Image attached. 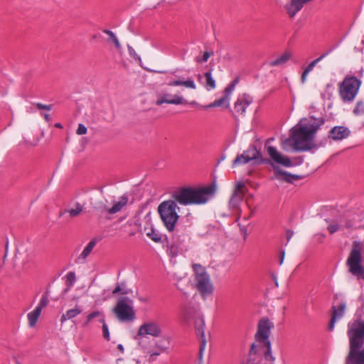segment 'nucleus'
Instances as JSON below:
<instances>
[{"label":"nucleus","instance_id":"obj_1","mask_svg":"<svg viewBox=\"0 0 364 364\" xmlns=\"http://www.w3.org/2000/svg\"><path fill=\"white\" fill-rule=\"evenodd\" d=\"M216 191L215 183L198 188L182 187L176 191L172 198L173 200H164L158 206V212L164 225L168 232H173L180 216L176 209H179L176 203L181 205H200L212 198Z\"/></svg>","mask_w":364,"mask_h":364},{"label":"nucleus","instance_id":"obj_2","mask_svg":"<svg viewBox=\"0 0 364 364\" xmlns=\"http://www.w3.org/2000/svg\"><path fill=\"white\" fill-rule=\"evenodd\" d=\"M310 121L300 127L296 126L291 130V138L294 141V149L295 151H307L317 149L324 146L327 139H323L319 143H314L316 134L321 127L324 124L326 120L323 117H309Z\"/></svg>","mask_w":364,"mask_h":364},{"label":"nucleus","instance_id":"obj_3","mask_svg":"<svg viewBox=\"0 0 364 364\" xmlns=\"http://www.w3.org/2000/svg\"><path fill=\"white\" fill-rule=\"evenodd\" d=\"M192 223L188 218H181L177 222L172 237V240L168 241L166 238V252L171 257H176L179 252H183L186 248V241L189 239V228Z\"/></svg>","mask_w":364,"mask_h":364},{"label":"nucleus","instance_id":"obj_4","mask_svg":"<svg viewBox=\"0 0 364 364\" xmlns=\"http://www.w3.org/2000/svg\"><path fill=\"white\" fill-rule=\"evenodd\" d=\"M274 328V324L268 318H262L259 320L257 326V331L255 335L256 342L262 343L266 350L263 353V356L266 360L265 364H274L275 358L272 355L271 342L269 336L271 329Z\"/></svg>","mask_w":364,"mask_h":364},{"label":"nucleus","instance_id":"obj_5","mask_svg":"<svg viewBox=\"0 0 364 364\" xmlns=\"http://www.w3.org/2000/svg\"><path fill=\"white\" fill-rule=\"evenodd\" d=\"M347 336L349 340V351L364 346V320L356 318L348 323Z\"/></svg>","mask_w":364,"mask_h":364},{"label":"nucleus","instance_id":"obj_6","mask_svg":"<svg viewBox=\"0 0 364 364\" xmlns=\"http://www.w3.org/2000/svg\"><path fill=\"white\" fill-rule=\"evenodd\" d=\"M133 303V300L128 296L118 299L112 311L119 321L131 322L136 318Z\"/></svg>","mask_w":364,"mask_h":364},{"label":"nucleus","instance_id":"obj_7","mask_svg":"<svg viewBox=\"0 0 364 364\" xmlns=\"http://www.w3.org/2000/svg\"><path fill=\"white\" fill-rule=\"evenodd\" d=\"M361 80L355 76L347 75L339 85V95L343 102L353 101L360 88Z\"/></svg>","mask_w":364,"mask_h":364},{"label":"nucleus","instance_id":"obj_8","mask_svg":"<svg viewBox=\"0 0 364 364\" xmlns=\"http://www.w3.org/2000/svg\"><path fill=\"white\" fill-rule=\"evenodd\" d=\"M274 139H269L266 144L265 148L267 151L270 157V159L277 164L282 165L284 167H293L296 166H299L303 164L304 158L302 156H296L294 157L291 160L287 156L282 155L280 152L277 151L276 147L268 145V143L270 140H273Z\"/></svg>","mask_w":364,"mask_h":364},{"label":"nucleus","instance_id":"obj_9","mask_svg":"<svg viewBox=\"0 0 364 364\" xmlns=\"http://www.w3.org/2000/svg\"><path fill=\"white\" fill-rule=\"evenodd\" d=\"M349 272L358 278L364 279V267L362 265L360 248L354 246L346 262Z\"/></svg>","mask_w":364,"mask_h":364},{"label":"nucleus","instance_id":"obj_10","mask_svg":"<svg viewBox=\"0 0 364 364\" xmlns=\"http://www.w3.org/2000/svg\"><path fill=\"white\" fill-rule=\"evenodd\" d=\"M255 152L257 155H252L251 157L246 156V153L238 154L233 161L232 166L234 167L237 165L246 164L252 161H255V163L258 165L271 163L270 159L262 157V152Z\"/></svg>","mask_w":364,"mask_h":364},{"label":"nucleus","instance_id":"obj_11","mask_svg":"<svg viewBox=\"0 0 364 364\" xmlns=\"http://www.w3.org/2000/svg\"><path fill=\"white\" fill-rule=\"evenodd\" d=\"M195 331L197 337L200 341L199 357L201 359L203 351L206 346V339L205 337V321L203 317L198 316L195 320Z\"/></svg>","mask_w":364,"mask_h":364},{"label":"nucleus","instance_id":"obj_12","mask_svg":"<svg viewBox=\"0 0 364 364\" xmlns=\"http://www.w3.org/2000/svg\"><path fill=\"white\" fill-rule=\"evenodd\" d=\"M195 282L196 288L201 295L206 296L213 293V289L208 274H200L195 277Z\"/></svg>","mask_w":364,"mask_h":364},{"label":"nucleus","instance_id":"obj_13","mask_svg":"<svg viewBox=\"0 0 364 364\" xmlns=\"http://www.w3.org/2000/svg\"><path fill=\"white\" fill-rule=\"evenodd\" d=\"M161 332V328L156 323H145L139 327L135 339H139V337H143L146 335L157 337Z\"/></svg>","mask_w":364,"mask_h":364},{"label":"nucleus","instance_id":"obj_14","mask_svg":"<svg viewBox=\"0 0 364 364\" xmlns=\"http://www.w3.org/2000/svg\"><path fill=\"white\" fill-rule=\"evenodd\" d=\"M164 103L171 105H187L188 101L185 100L182 96L177 95H173L168 93H163L159 95V97L156 102V105L160 106Z\"/></svg>","mask_w":364,"mask_h":364},{"label":"nucleus","instance_id":"obj_15","mask_svg":"<svg viewBox=\"0 0 364 364\" xmlns=\"http://www.w3.org/2000/svg\"><path fill=\"white\" fill-rule=\"evenodd\" d=\"M350 134V129L344 126H335L328 132V138L334 141H341Z\"/></svg>","mask_w":364,"mask_h":364},{"label":"nucleus","instance_id":"obj_16","mask_svg":"<svg viewBox=\"0 0 364 364\" xmlns=\"http://www.w3.org/2000/svg\"><path fill=\"white\" fill-rule=\"evenodd\" d=\"M346 304V302L342 301L337 306H332V314L331 317V320L328 324V331H332L334 328L335 323L337 319L341 318L345 314Z\"/></svg>","mask_w":364,"mask_h":364},{"label":"nucleus","instance_id":"obj_17","mask_svg":"<svg viewBox=\"0 0 364 364\" xmlns=\"http://www.w3.org/2000/svg\"><path fill=\"white\" fill-rule=\"evenodd\" d=\"M344 364H364V346L348 351Z\"/></svg>","mask_w":364,"mask_h":364},{"label":"nucleus","instance_id":"obj_18","mask_svg":"<svg viewBox=\"0 0 364 364\" xmlns=\"http://www.w3.org/2000/svg\"><path fill=\"white\" fill-rule=\"evenodd\" d=\"M252 97L250 95L244 93L242 96L239 97L235 102L234 108L235 112L240 114H244L246 108L252 104Z\"/></svg>","mask_w":364,"mask_h":364},{"label":"nucleus","instance_id":"obj_19","mask_svg":"<svg viewBox=\"0 0 364 364\" xmlns=\"http://www.w3.org/2000/svg\"><path fill=\"white\" fill-rule=\"evenodd\" d=\"M129 198L126 194H124L120 197L119 201L114 203L113 206L110 208H107V205H102L100 207V212L102 213L107 212L109 214H114L122 210V209L128 203Z\"/></svg>","mask_w":364,"mask_h":364},{"label":"nucleus","instance_id":"obj_20","mask_svg":"<svg viewBox=\"0 0 364 364\" xmlns=\"http://www.w3.org/2000/svg\"><path fill=\"white\" fill-rule=\"evenodd\" d=\"M269 159L271 160V163L269 164L271 165L273 168L275 178L280 181L293 183V180H291V173L281 169L277 165L274 164V162L271 159Z\"/></svg>","mask_w":364,"mask_h":364},{"label":"nucleus","instance_id":"obj_21","mask_svg":"<svg viewBox=\"0 0 364 364\" xmlns=\"http://www.w3.org/2000/svg\"><path fill=\"white\" fill-rule=\"evenodd\" d=\"M169 86H179L182 85L187 88L195 90L196 88V85L195 84L194 80L192 77H189L186 80H181L178 78V80H174L172 81H170L167 83Z\"/></svg>","mask_w":364,"mask_h":364},{"label":"nucleus","instance_id":"obj_22","mask_svg":"<svg viewBox=\"0 0 364 364\" xmlns=\"http://www.w3.org/2000/svg\"><path fill=\"white\" fill-rule=\"evenodd\" d=\"M97 239L93 238L92 239L89 243L86 245V247L82 250V253L80 255L78 258L76 260V262H78L80 259L85 260L90 254V252L92 251L93 248L97 244Z\"/></svg>","mask_w":364,"mask_h":364},{"label":"nucleus","instance_id":"obj_23","mask_svg":"<svg viewBox=\"0 0 364 364\" xmlns=\"http://www.w3.org/2000/svg\"><path fill=\"white\" fill-rule=\"evenodd\" d=\"M224 105L225 108H229L230 107V100L226 98V97L223 96L220 99L215 100L214 102L204 106H201V107L204 109H208L210 108H213L215 107H220Z\"/></svg>","mask_w":364,"mask_h":364},{"label":"nucleus","instance_id":"obj_24","mask_svg":"<svg viewBox=\"0 0 364 364\" xmlns=\"http://www.w3.org/2000/svg\"><path fill=\"white\" fill-rule=\"evenodd\" d=\"M338 46H334L328 49L325 53H323L320 57L317 58L316 59L311 61L304 69L306 73L311 72L314 68L316 66V65L320 62L322 59H323L325 57L328 55Z\"/></svg>","mask_w":364,"mask_h":364},{"label":"nucleus","instance_id":"obj_25","mask_svg":"<svg viewBox=\"0 0 364 364\" xmlns=\"http://www.w3.org/2000/svg\"><path fill=\"white\" fill-rule=\"evenodd\" d=\"M82 311V310L77 306H76L74 309H69L66 311L65 314H64L61 316L60 322L63 323L66 320L72 319V318L76 317L80 314H81Z\"/></svg>","mask_w":364,"mask_h":364},{"label":"nucleus","instance_id":"obj_26","mask_svg":"<svg viewBox=\"0 0 364 364\" xmlns=\"http://www.w3.org/2000/svg\"><path fill=\"white\" fill-rule=\"evenodd\" d=\"M290 58L291 54L289 53H284L275 60L270 61L269 63V65L271 67L283 65L288 62Z\"/></svg>","mask_w":364,"mask_h":364},{"label":"nucleus","instance_id":"obj_27","mask_svg":"<svg viewBox=\"0 0 364 364\" xmlns=\"http://www.w3.org/2000/svg\"><path fill=\"white\" fill-rule=\"evenodd\" d=\"M212 70H213V69H210L208 71H207L204 74V76L206 80L204 87L208 91L215 89L216 87L215 80H214V78L212 76Z\"/></svg>","mask_w":364,"mask_h":364},{"label":"nucleus","instance_id":"obj_28","mask_svg":"<svg viewBox=\"0 0 364 364\" xmlns=\"http://www.w3.org/2000/svg\"><path fill=\"white\" fill-rule=\"evenodd\" d=\"M244 193H241L240 195H237V191H233L231 198L229 201V205L232 208L238 207L240 202L243 198Z\"/></svg>","mask_w":364,"mask_h":364},{"label":"nucleus","instance_id":"obj_29","mask_svg":"<svg viewBox=\"0 0 364 364\" xmlns=\"http://www.w3.org/2000/svg\"><path fill=\"white\" fill-rule=\"evenodd\" d=\"M41 311H40L38 309L35 308L33 311L28 313L27 315L28 323L31 327H33L41 315Z\"/></svg>","mask_w":364,"mask_h":364},{"label":"nucleus","instance_id":"obj_30","mask_svg":"<svg viewBox=\"0 0 364 364\" xmlns=\"http://www.w3.org/2000/svg\"><path fill=\"white\" fill-rule=\"evenodd\" d=\"M240 81L239 77H235L224 90L223 96L226 97L230 100V96L235 90V87Z\"/></svg>","mask_w":364,"mask_h":364},{"label":"nucleus","instance_id":"obj_31","mask_svg":"<svg viewBox=\"0 0 364 364\" xmlns=\"http://www.w3.org/2000/svg\"><path fill=\"white\" fill-rule=\"evenodd\" d=\"M126 286V282H122L117 284L116 287L112 291V294L116 295L117 294H121L123 295H127L132 292L131 289H124V287Z\"/></svg>","mask_w":364,"mask_h":364},{"label":"nucleus","instance_id":"obj_32","mask_svg":"<svg viewBox=\"0 0 364 364\" xmlns=\"http://www.w3.org/2000/svg\"><path fill=\"white\" fill-rule=\"evenodd\" d=\"M48 296H49V290L46 289V291L44 292V294L42 295V296L40 299V301L36 308L38 309L40 311H42V309L43 308L46 307L49 302Z\"/></svg>","mask_w":364,"mask_h":364},{"label":"nucleus","instance_id":"obj_33","mask_svg":"<svg viewBox=\"0 0 364 364\" xmlns=\"http://www.w3.org/2000/svg\"><path fill=\"white\" fill-rule=\"evenodd\" d=\"M169 344L170 338L168 337H164L156 342V346L161 351L164 352L168 348Z\"/></svg>","mask_w":364,"mask_h":364},{"label":"nucleus","instance_id":"obj_34","mask_svg":"<svg viewBox=\"0 0 364 364\" xmlns=\"http://www.w3.org/2000/svg\"><path fill=\"white\" fill-rule=\"evenodd\" d=\"M97 317H100V318H105V316L103 314V312L100 311H92L91 312L90 314H89L87 316V318L84 323V326H87L90 322L95 318H97Z\"/></svg>","mask_w":364,"mask_h":364},{"label":"nucleus","instance_id":"obj_35","mask_svg":"<svg viewBox=\"0 0 364 364\" xmlns=\"http://www.w3.org/2000/svg\"><path fill=\"white\" fill-rule=\"evenodd\" d=\"M146 235L155 242H161L162 237L161 233L156 230L154 228H151L150 232H147Z\"/></svg>","mask_w":364,"mask_h":364},{"label":"nucleus","instance_id":"obj_36","mask_svg":"<svg viewBox=\"0 0 364 364\" xmlns=\"http://www.w3.org/2000/svg\"><path fill=\"white\" fill-rule=\"evenodd\" d=\"M103 32L109 36V41H111L114 44L116 48L120 49L121 45L119 43V41L115 34L110 30L105 29L103 30Z\"/></svg>","mask_w":364,"mask_h":364},{"label":"nucleus","instance_id":"obj_37","mask_svg":"<svg viewBox=\"0 0 364 364\" xmlns=\"http://www.w3.org/2000/svg\"><path fill=\"white\" fill-rule=\"evenodd\" d=\"M99 322H100L102 324V333H103L104 338L107 341H109L110 340V334H109V327L105 321V318H99Z\"/></svg>","mask_w":364,"mask_h":364},{"label":"nucleus","instance_id":"obj_38","mask_svg":"<svg viewBox=\"0 0 364 364\" xmlns=\"http://www.w3.org/2000/svg\"><path fill=\"white\" fill-rule=\"evenodd\" d=\"M66 279V284L69 286V287H72L76 281V276L74 272H69L65 275Z\"/></svg>","mask_w":364,"mask_h":364},{"label":"nucleus","instance_id":"obj_39","mask_svg":"<svg viewBox=\"0 0 364 364\" xmlns=\"http://www.w3.org/2000/svg\"><path fill=\"white\" fill-rule=\"evenodd\" d=\"M353 114L355 115H363L364 114V102L363 101H358L353 109Z\"/></svg>","mask_w":364,"mask_h":364},{"label":"nucleus","instance_id":"obj_40","mask_svg":"<svg viewBox=\"0 0 364 364\" xmlns=\"http://www.w3.org/2000/svg\"><path fill=\"white\" fill-rule=\"evenodd\" d=\"M193 269L196 274L195 277H198L200 274H208L205 268L199 264H194L193 265Z\"/></svg>","mask_w":364,"mask_h":364},{"label":"nucleus","instance_id":"obj_41","mask_svg":"<svg viewBox=\"0 0 364 364\" xmlns=\"http://www.w3.org/2000/svg\"><path fill=\"white\" fill-rule=\"evenodd\" d=\"M82 210V208L79 203L76 204L75 208H72L68 210H65V212L68 211L71 217H76L77 216Z\"/></svg>","mask_w":364,"mask_h":364},{"label":"nucleus","instance_id":"obj_42","mask_svg":"<svg viewBox=\"0 0 364 364\" xmlns=\"http://www.w3.org/2000/svg\"><path fill=\"white\" fill-rule=\"evenodd\" d=\"M213 54V52L205 51L202 58L196 57V61L198 63H203L208 61L210 55Z\"/></svg>","mask_w":364,"mask_h":364},{"label":"nucleus","instance_id":"obj_43","mask_svg":"<svg viewBox=\"0 0 364 364\" xmlns=\"http://www.w3.org/2000/svg\"><path fill=\"white\" fill-rule=\"evenodd\" d=\"M255 151L261 152V151L258 149L255 145L252 144L250 146L247 150L244 151L243 153H246V156L251 157L252 155H257Z\"/></svg>","mask_w":364,"mask_h":364},{"label":"nucleus","instance_id":"obj_44","mask_svg":"<svg viewBox=\"0 0 364 364\" xmlns=\"http://www.w3.org/2000/svg\"><path fill=\"white\" fill-rule=\"evenodd\" d=\"M129 55L135 60L141 61L140 56L136 53L135 50L129 45L127 46Z\"/></svg>","mask_w":364,"mask_h":364},{"label":"nucleus","instance_id":"obj_45","mask_svg":"<svg viewBox=\"0 0 364 364\" xmlns=\"http://www.w3.org/2000/svg\"><path fill=\"white\" fill-rule=\"evenodd\" d=\"M257 346L255 343H252V345L250 346V352H249V357H250L249 362L251 361L252 356H255L257 355Z\"/></svg>","mask_w":364,"mask_h":364},{"label":"nucleus","instance_id":"obj_46","mask_svg":"<svg viewBox=\"0 0 364 364\" xmlns=\"http://www.w3.org/2000/svg\"><path fill=\"white\" fill-rule=\"evenodd\" d=\"M339 225L336 223L330 224L327 229L331 234H333L339 230Z\"/></svg>","mask_w":364,"mask_h":364},{"label":"nucleus","instance_id":"obj_47","mask_svg":"<svg viewBox=\"0 0 364 364\" xmlns=\"http://www.w3.org/2000/svg\"><path fill=\"white\" fill-rule=\"evenodd\" d=\"M87 127L83 124H79L76 133L78 135L85 134L87 133Z\"/></svg>","mask_w":364,"mask_h":364},{"label":"nucleus","instance_id":"obj_48","mask_svg":"<svg viewBox=\"0 0 364 364\" xmlns=\"http://www.w3.org/2000/svg\"><path fill=\"white\" fill-rule=\"evenodd\" d=\"M36 107L38 109H46L50 110L53 107L52 105H43L42 103L38 102L36 104Z\"/></svg>","mask_w":364,"mask_h":364},{"label":"nucleus","instance_id":"obj_49","mask_svg":"<svg viewBox=\"0 0 364 364\" xmlns=\"http://www.w3.org/2000/svg\"><path fill=\"white\" fill-rule=\"evenodd\" d=\"M162 351H161V350H159V351H149V354L150 355V358H149V361H153L155 360V358H154V356H158L161 354Z\"/></svg>","mask_w":364,"mask_h":364},{"label":"nucleus","instance_id":"obj_50","mask_svg":"<svg viewBox=\"0 0 364 364\" xmlns=\"http://www.w3.org/2000/svg\"><path fill=\"white\" fill-rule=\"evenodd\" d=\"M245 183L243 182H238L234 191H237V195H240V190L244 188Z\"/></svg>","mask_w":364,"mask_h":364},{"label":"nucleus","instance_id":"obj_51","mask_svg":"<svg viewBox=\"0 0 364 364\" xmlns=\"http://www.w3.org/2000/svg\"><path fill=\"white\" fill-rule=\"evenodd\" d=\"M293 235H294L293 230H287L286 231V237H287V242H289L290 240V239L292 237Z\"/></svg>","mask_w":364,"mask_h":364},{"label":"nucleus","instance_id":"obj_52","mask_svg":"<svg viewBox=\"0 0 364 364\" xmlns=\"http://www.w3.org/2000/svg\"><path fill=\"white\" fill-rule=\"evenodd\" d=\"M291 180H293V181H294V180L303 179L304 178V176L291 173Z\"/></svg>","mask_w":364,"mask_h":364},{"label":"nucleus","instance_id":"obj_53","mask_svg":"<svg viewBox=\"0 0 364 364\" xmlns=\"http://www.w3.org/2000/svg\"><path fill=\"white\" fill-rule=\"evenodd\" d=\"M285 255V251L284 250H282L281 255H280V259H279V264L281 265L283 263Z\"/></svg>","mask_w":364,"mask_h":364},{"label":"nucleus","instance_id":"obj_54","mask_svg":"<svg viewBox=\"0 0 364 364\" xmlns=\"http://www.w3.org/2000/svg\"><path fill=\"white\" fill-rule=\"evenodd\" d=\"M309 74V73H306V70H304L302 75H301V82L304 83L306 80V77L307 76V75Z\"/></svg>","mask_w":364,"mask_h":364},{"label":"nucleus","instance_id":"obj_55","mask_svg":"<svg viewBox=\"0 0 364 364\" xmlns=\"http://www.w3.org/2000/svg\"><path fill=\"white\" fill-rule=\"evenodd\" d=\"M240 227V230L244 233V236H245V238L246 237V235H247V227L246 226H241L240 225H239Z\"/></svg>","mask_w":364,"mask_h":364},{"label":"nucleus","instance_id":"obj_56","mask_svg":"<svg viewBox=\"0 0 364 364\" xmlns=\"http://www.w3.org/2000/svg\"><path fill=\"white\" fill-rule=\"evenodd\" d=\"M43 117H44V119H45V120H46V122H50V119H51V118H50V114H48V113H44V114H43Z\"/></svg>","mask_w":364,"mask_h":364},{"label":"nucleus","instance_id":"obj_57","mask_svg":"<svg viewBox=\"0 0 364 364\" xmlns=\"http://www.w3.org/2000/svg\"><path fill=\"white\" fill-rule=\"evenodd\" d=\"M188 104H190L191 105H193V106H198L199 107L202 108L201 107L202 105H198L196 101H192L191 102H188Z\"/></svg>","mask_w":364,"mask_h":364},{"label":"nucleus","instance_id":"obj_58","mask_svg":"<svg viewBox=\"0 0 364 364\" xmlns=\"http://www.w3.org/2000/svg\"><path fill=\"white\" fill-rule=\"evenodd\" d=\"M117 348L121 351V352H124V346L122 344H119L117 346Z\"/></svg>","mask_w":364,"mask_h":364},{"label":"nucleus","instance_id":"obj_59","mask_svg":"<svg viewBox=\"0 0 364 364\" xmlns=\"http://www.w3.org/2000/svg\"><path fill=\"white\" fill-rule=\"evenodd\" d=\"M71 287H69V286H67V288H65L64 290H63V294H66L68 291H69V290L70 289Z\"/></svg>","mask_w":364,"mask_h":364},{"label":"nucleus","instance_id":"obj_60","mask_svg":"<svg viewBox=\"0 0 364 364\" xmlns=\"http://www.w3.org/2000/svg\"><path fill=\"white\" fill-rule=\"evenodd\" d=\"M151 72H154V73H166V71H159V70H151Z\"/></svg>","mask_w":364,"mask_h":364},{"label":"nucleus","instance_id":"obj_61","mask_svg":"<svg viewBox=\"0 0 364 364\" xmlns=\"http://www.w3.org/2000/svg\"><path fill=\"white\" fill-rule=\"evenodd\" d=\"M55 127H58V128H62V125H61V124H60V123H56V124H55Z\"/></svg>","mask_w":364,"mask_h":364},{"label":"nucleus","instance_id":"obj_62","mask_svg":"<svg viewBox=\"0 0 364 364\" xmlns=\"http://www.w3.org/2000/svg\"><path fill=\"white\" fill-rule=\"evenodd\" d=\"M202 77H202V75H201V74H198V81H200V80H201Z\"/></svg>","mask_w":364,"mask_h":364},{"label":"nucleus","instance_id":"obj_63","mask_svg":"<svg viewBox=\"0 0 364 364\" xmlns=\"http://www.w3.org/2000/svg\"><path fill=\"white\" fill-rule=\"evenodd\" d=\"M225 158V155L222 156L221 159L218 161V163H220L221 161L224 160Z\"/></svg>","mask_w":364,"mask_h":364},{"label":"nucleus","instance_id":"obj_64","mask_svg":"<svg viewBox=\"0 0 364 364\" xmlns=\"http://www.w3.org/2000/svg\"><path fill=\"white\" fill-rule=\"evenodd\" d=\"M325 221H326L327 223H330L331 220H330V219H328V218H326V219H325Z\"/></svg>","mask_w":364,"mask_h":364}]
</instances>
